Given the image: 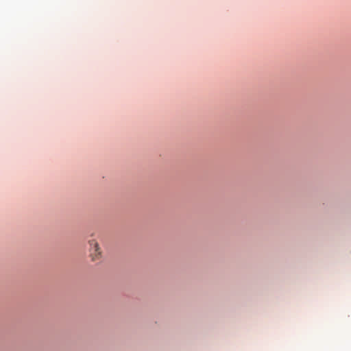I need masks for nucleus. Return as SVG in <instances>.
Listing matches in <instances>:
<instances>
[{"mask_svg": "<svg viewBox=\"0 0 351 351\" xmlns=\"http://www.w3.org/2000/svg\"><path fill=\"white\" fill-rule=\"evenodd\" d=\"M88 244L90 246V256L92 260L95 261L101 256V252L100 247L98 243L95 239L89 240Z\"/></svg>", "mask_w": 351, "mask_h": 351, "instance_id": "1", "label": "nucleus"}]
</instances>
